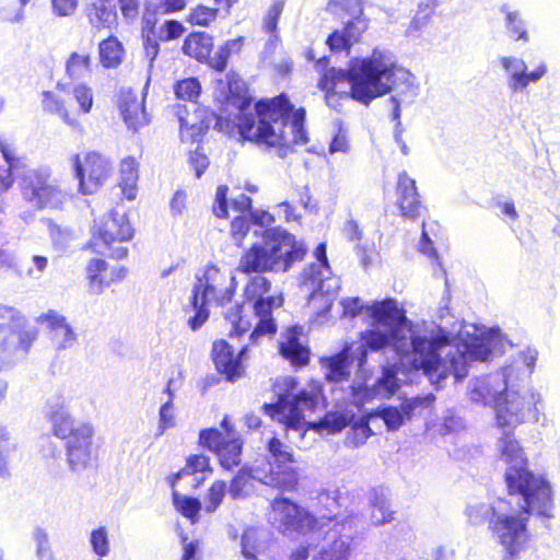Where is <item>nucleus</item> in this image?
<instances>
[{"mask_svg":"<svg viewBox=\"0 0 560 560\" xmlns=\"http://www.w3.org/2000/svg\"><path fill=\"white\" fill-rule=\"evenodd\" d=\"M16 177L23 198L37 209H57L66 200L48 167L24 170Z\"/></svg>","mask_w":560,"mask_h":560,"instance_id":"nucleus-15","label":"nucleus"},{"mask_svg":"<svg viewBox=\"0 0 560 560\" xmlns=\"http://www.w3.org/2000/svg\"><path fill=\"white\" fill-rule=\"evenodd\" d=\"M350 424V419L342 412H327L324 418H322L317 428L320 432H326L327 434H336L342 431L346 427Z\"/></svg>","mask_w":560,"mask_h":560,"instance_id":"nucleus-48","label":"nucleus"},{"mask_svg":"<svg viewBox=\"0 0 560 560\" xmlns=\"http://www.w3.org/2000/svg\"><path fill=\"white\" fill-rule=\"evenodd\" d=\"M229 492L228 486L224 481H215L209 489L208 502L205 505L207 513H213L222 503V500Z\"/></svg>","mask_w":560,"mask_h":560,"instance_id":"nucleus-55","label":"nucleus"},{"mask_svg":"<svg viewBox=\"0 0 560 560\" xmlns=\"http://www.w3.org/2000/svg\"><path fill=\"white\" fill-rule=\"evenodd\" d=\"M270 281L261 273L252 277L246 284L244 294L248 301H254L253 308L258 317V323L249 335V339L256 342L258 337L272 335L277 330V325L272 318V310L276 304L273 296L264 295L270 290Z\"/></svg>","mask_w":560,"mask_h":560,"instance_id":"nucleus-16","label":"nucleus"},{"mask_svg":"<svg viewBox=\"0 0 560 560\" xmlns=\"http://www.w3.org/2000/svg\"><path fill=\"white\" fill-rule=\"evenodd\" d=\"M319 503L324 504L328 510V514H323V517H327L329 521L334 520L331 514L339 508L338 503V491L337 490H323L318 493Z\"/></svg>","mask_w":560,"mask_h":560,"instance_id":"nucleus-60","label":"nucleus"},{"mask_svg":"<svg viewBox=\"0 0 560 560\" xmlns=\"http://www.w3.org/2000/svg\"><path fill=\"white\" fill-rule=\"evenodd\" d=\"M396 192L401 215L410 220L419 218L423 206L419 199L416 182L406 172L398 175Z\"/></svg>","mask_w":560,"mask_h":560,"instance_id":"nucleus-27","label":"nucleus"},{"mask_svg":"<svg viewBox=\"0 0 560 560\" xmlns=\"http://www.w3.org/2000/svg\"><path fill=\"white\" fill-rule=\"evenodd\" d=\"M127 269L124 267L108 270V265L104 259H91L86 266V277L90 281V290L94 294H100L113 282L126 277Z\"/></svg>","mask_w":560,"mask_h":560,"instance_id":"nucleus-28","label":"nucleus"},{"mask_svg":"<svg viewBox=\"0 0 560 560\" xmlns=\"http://www.w3.org/2000/svg\"><path fill=\"white\" fill-rule=\"evenodd\" d=\"M499 11L504 14V27L509 38L514 42L528 43L530 35L527 28V22L521 11L512 10L508 3L502 4Z\"/></svg>","mask_w":560,"mask_h":560,"instance_id":"nucleus-32","label":"nucleus"},{"mask_svg":"<svg viewBox=\"0 0 560 560\" xmlns=\"http://www.w3.org/2000/svg\"><path fill=\"white\" fill-rule=\"evenodd\" d=\"M100 61L105 68H116L122 61L124 48L115 37H108L98 45Z\"/></svg>","mask_w":560,"mask_h":560,"instance_id":"nucleus-41","label":"nucleus"},{"mask_svg":"<svg viewBox=\"0 0 560 560\" xmlns=\"http://www.w3.org/2000/svg\"><path fill=\"white\" fill-rule=\"evenodd\" d=\"M541 395L527 384L513 381L504 390L494 408L495 422L503 435L498 441L501 457L506 464L505 482L511 489L525 491L524 498L535 508L548 506L550 482L539 474L528 469V462L514 430L522 423L536 422L539 419Z\"/></svg>","mask_w":560,"mask_h":560,"instance_id":"nucleus-2","label":"nucleus"},{"mask_svg":"<svg viewBox=\"0 0 560 560\" xmlns=\"http://www.w3.org/2000/svg\"><path fill=\"white\" fill-rule=\"evenodd\" d=\"M243 307V304L236 303L223 313L224 318L232 326L230 330L231 337H240L249 329L250 324L242 316Z\"/></svg>","mask_w":560,"mask_h":560,"instance_id":"nucleus-47","label":"nucleus"},{"mask_svg":"<svg viewBox=\"0 0 560 560\" xmlns=\"http://www.w3.org/2000/svg\"><path fill=\"white\" fill-rule=\"evenodd\" d=\"M283 10V3L278 1L273 3L265 18L264 27L266 32L272 34L276 33L278 27V21Z\"/></svg>","mask_w":560,"mask_h":560,"instance_id":"nucleus-62","label":"nucleus"},{"mask_svg":"<svg viewBox=\"0 0 560 560\" xmlns=\"http://www.w3.org/2000/svg\"><path fill=\"white\" fill-rule=\"evenodd\" d=\"M370 418L361 417L358 421H354L347 432L346 445L351 447H359L363 445L370 436L373 435V431L370 428Z\"/></svg>","mask_w":560,"mask_h":560,"instance_id":"nucleus-45","label":"nucleus"},{"mask_svg":"<svg viewBox=\"0 0 560 560\" xmlns=\"http://www.w3.org/2000/svg\"><path fill=\"white\" fill-rule=\"evenodd\" d=\"M381 302L382 301H374L370 305H363L359 298H351V299L343 300L341 302V305H342V308H343V315H346V316L355 317L357 315H359L360 313L365 311V313L372 319L370 328H373V326H374V317L371 314V307L374 306V304L381 303Z\"/></svg>","mask_w":560,"mask_h":560,"instance_id":"nucleus-54","label":"nucleus"},{"mask_svg":"<svg viewBox=\"0 0 560 560\" xmlns=\"http://www.w3.org/2000/svg\"><path fill=\"white\" fill-rule=\"evenodd\" d=\"M235 287V278L222 272L214 265H209L202 273H197L189 300V306L195 312L194 316L188 318L191 330L199 329L209 318L210 299H213L217 305L225 307L232 302Z\"/></svg>","mask_w":560,"mask_h":560,"instance_id":"nucleus-9","label":"nucleus"},{"mask_svg":"<svg viewBox=\"0 0 560 560\" xmlns=\"http://www.w3.org/2000/svg\"><path fill=\"white\" fill-rule=\"evenodd\" d=\"M190 105H178L176 116L180 122V137L183 141L190 140L197 142L209 128V125L199 117Z\"/></svg>","mask_w":560,"mask_h":560,"instance_id":"nucleus-30","label":"nucleus"},{"mask_svg":"<svg viewBox=\"0 0 560 560\" xmlns=\"http://www.w3.org/2000/svg\"><path fill=\"white\" fill-rule=\"evenodd\" d=\"M318 535H323V541L312 560H350L360 544L353 516L334 517L319 529Z\"/></svg>","mask_w":560,"mask_h":560,"instance_id":"nucleus-11","label":"nucleus"},{"mask_svg":"<svg viewBox=\"0 0 560 560\" xmlns=\"http://www.w3.org/2000/svg\"><path fill=\"white\" fill-rule=\"evenodd\" d=\"M174 505L185 517L192 523L196 522L201 503L198 499L191 497H182L177 492H173Z\"/></svg>","mask_w":560,"mask_h":560,"instance_id":"nucleus-49","label":"nucleus"},{"mask_svg":"<svg viewBox=\"0 0 560 560\" xmlns=\"http://www.w3.org/2000/svg\"><path fill=\"white\" fill-rule=\"evenodd\" d=\"M247 346H243L237 355L233 347L225 340H217L212 345V360L219 373L225 375L230 382L241 377L243 373L242 360L247 353Z\"/></svg>","mask_w":560,"mask_h":560,"instance_id":"nucleus-24","label":"nucleus"},{"mask_svg":"<svg viewBox=\"0 0 560 560\" xmlns=\"http://www.w3.org/2000/svg\"><path fill=\"white\" fill-rule=\"evenodd\" d=\"M218 13L219 9L217 8H209L199 4L196 8L191 9L188 15V22L192 25L207 27L210 25L211 22H213L217 19Z\"/></svg>","mask_w":560,"mask_h":560,"instance_id":"nucleus-52","label":"nucleus"},{"mask_svg":"<svg viewBox=\"0 0 560 560\" xmlns=\"http://www.w3.org/2000/svg\"><path fill=\"white\" fill-rule=\"evenodd\" d=\"M285 387L281 392L279 384L275 386V392L278 397L273 404H264L262 409L266 415L271 419L284 424L288 430L296 432H305L307 422L304 417V411L314 410L319 400V393L316 389L296 390L298 383L292 377L283 380Z\"/></svg>","mask_w":560,"mask_h":560,"instance_id":"nucleus-10","label":"nucleus"},{"mask_svg":"<svg viewBox=\"0 0 560 560\" xmlns=\"http://www.w3.org/2000/svg\"><path fill=\"white\" fill-rule=\"evenodd\" d=\"M369 22L364 15L352 16L342 30H335L326 39V44L334 52L350 51L351 46L358 43L368 30Z\"/></svg>","mask_w":560,"mask_h":560,"instance_id":"nucleus-26","label":"nucleus"},{"mask_svg":"<svg viewBox=\"0 0 560 560\" xmlns=\"http://www.w3.org/2000/svg\"><path fill=\"white\" fill-rule=\"evenodd\" d=\"M66 78L71 81H81L92 74V58L86 51H73L65 65Z\"/></svg>","mask_w":560,"mask_h":560,"instance_id":"nucleus-34","label":"nucleus"},{"mask_svg":"<svg viewBox=\"0 0 560 560\" xmlns=\"http://www.w3.org/2000/svg\"><path fill=\"white\" fill-rule=\"evenodd\" d=\"M18 444L10 435L8 429L0 425V479L8 480L11 477L10 460L13 453L16 452Z\"/></svg>","mask_w":560,"mask_h":560,"instance_id":"nucleus-42","label":"nucleus"},{"mask_svg":"<svg viewBox=\"0 0 560 560\" xmlns=\"http://www.w3.org/2000/svg\"><path fill=\"white\" fill-rule=\"evenodd\" d=\"M72 94L84 114L90 113L93 106V91L85 83H79L73 86Z\"/></svg>","mask_w":560,"mask_h":560,"instance_id":"nucleus-56","label":"nucleus"},{"mask_svg":"<svg viewBox=\"0 0 560 560\" xmlns=\"http://www.w3.org/2000/svg\"><path fill=\"white\" fill-rule=\"evenodd\" d=\"M371 522L374 525H383L393 520V511L383 489H374L371 497Z\"/></svg>","mask_w":560,"mask_h":560,"instance_id":"nucleus-40","label":"nucleus"},{"mask_svg":"<svg viewBox=\"0 0 560 560\" xmlns=\"http://www.w3.org/2000/svg\"><path fill=\"white\" fill-rule=\"evenodd\" d=\"M175 425L174 405L171 400L162 404L159 411V427L156 435H162L165 430Z\"/></svg>","mask_w":560,"mask_h":560,"instance_id":"nucleus-58","label":"nucleus"},{"mask_svg":"<svg viewBox=\"0 0 560 560\" xmlns=\"http://www.w3.org/2000/svg\"><path fill=\"white\" fill-rule=\"evenodd\" d=\"M362 59H353L347 70L327 68L328 58L323 57L316 61V69L322 77L318 81V88L326 92V104L335 109L340 110L341 102L358 98L354 96V81L357 80V68H360Z\"/></svg>","mask_w":560,"mask_h":560,"instance_id":"nucleus-14","label":"nucleus"},{"mask_svg":"<svg viewBox=\"0 0 560 560\" xmlns=\"http://www.w3.org/2000/svg\"><path fill=\"white\" fill-rule=\"evenodd\" d=\"M357 68L354 96L358 102L369 105L374 98L392 91L404 103H411L418 95L415 77L402 68L397 67L396 57L388 49L374 48L371 56L362 58Z\"/></svg>","mask_w":560,"mask_h":560,"instance_id":"nucleus-4","label":"nucleus"},{"mask_svg":"<svg viewBox=\"0 0 560 560\" xmlns=\"http://www.w3.org/2000/svg\"><path fill=\"white\" fill-rule=\"evenodd\" d=\"M43 107L44 110L58 115L65 124L70 126L74 131L82 133L83 127L80 121L69 116L62 98L52 92L46 91L43 93Z\"/></svg>","mask_w":560,"mask_h":560,"instance_id":"nucleus-37","label":"nucleus"},{"mask_svg":"<svg viewBox=\"0 0 560 560\" xmlns=\"http://www.w3.org/2000/svg\"><path fill=\"white\" fill-rule=\"evenodd\" d=\"M143 21L145 23V26L143 27V48L145 57L149 60V69H152L153 62L160 51V39L158 38L154 32L153 15L149 12H145Z\"/></svg>","mask_w":560,"mask_h":560,"instance_id":"nucleus-44","label":"nucleus"},{"mask_svg":"<svg viewBox=\"0 0 560 560\" xmlns=\"http://www.w3.org/2000/svg\"><path fill=\"white\" fill-rule=\"evenodd\" d=\"M36 545V555L39 560H54L52 551L49 544V537L43 527H36L32 534Z\"/></svg>","mask_w":560,"mask_h":560,"instance_id":"nucleus-53","label":"nucleus"},{"mask_svg":"<svg viewBox=\"0 0 560 560\" xmlns=\"http://www.w3.org/2000/svg\"><path fill=\"white\" fill-rule=\"evenodd\" d=\"M143 103V98L139 101L137 96L130 92L121 97L119 104L121 116L128 128L133 131L149 124V117Z\"/></svg>","mask_w":560,"mask_h":560,"instance_id":"nucleus-31","label":"nucleus"},{"mask_svg":"<svg viewBox=\"0 0 560 560\" xmlns=\"http://www.w3.org/2000/svg\"><path fill=\"white\" fill-rule=\"evenodd\" d=\"M199 442L218 455L224 469L231 470L241 464L243 442L240 439L226 438L218 429H205L199 433Z\"/></svg>","mask_w":560,"mask_h":560,"instance_id":"nucleus-21","label":"nucleus"},{"mask_svg":"<svg viewBox=\"0 0 560 560\" xmlns=\"http://www.w3.org/2000/svg\"><path fill=\"white\" fill-rule=\"evenodd\" d=\"M302 330L298 326L289 328L279 342L280 354L295 366L306 365L310 361V349L301 340Z\"/></svg>","mask_w":560,"mask_h":560,"instance_id":"nucleus-29","label":"nucleus"},{"mask_svg":"<svg viewBox=\"0 0 560 560\" xmlns=\"http://www.w3.org/2000/svg\"><path fill=\"white\" fill-rule=\"evenodd\" d=\"M243 42V37L228 40L223 46L219 47L214 56L210 55L207 63L215 71L222 72L226 68L231 55L241 51Z\"/></svg>","mask_w":560,"mask_h":560,"instance_id":"nucleus-43","label":"nucleus"},{"mask_svg":"<svg viewBox=\"0 0 560 560\" xmlns=\"http://www.w3.org/2000/svg\"><path fill=\"white\" fill-rule=\"evenodd\" d=\"M48 268V258L43 255H34L32 257V266L26 270V276L33 280H38L43 277Z\"/></svg>","mask_w":560,"mask_h":560,"instance_id":"nucleus-63","label":"nucleus"},{"mask_svg":"<svg viewBox=\"0 0 560 560\" xmlns=\"http://www.w3.org/2000/svg\"><path fill=\"white\" fill-rule=\"evenodd\" d=\"M504 505H511V502L499 500L495 505L478 503L469 505L466 514L470 524L480 525L488 522L489 528L491 529V518H497V515L501 512V509H503Z\"/></svg>","mask_w":560,"mask_h":560,"instance_id":"nucleus-39","label":"nucleus"},{"mask_svg":"<svg viewBox=\"0 0 560 560\" xmlns=\"http://www.w3.org/2000/svg\"><path fill=\"white\" fill-rule=\"evenodd\" d=\"M86 15L94 27H109L116 20L115 5L109 0H96L86 7Z\"/></svg>","mask_w":560,"mask_h":560,"instance_id":"nucleus-36","label":"nucleus"},{"mask_svg":"<svg viewBox=\"0 0 560 560\" xmlns=\"http://www.w3.org/2000/svg\"><path fill=\"white\" fill-rule=\"evenodd\" d=\"M232 94L231 103L237 113L231 122L238 128L240 135L249 141L278 149V155L285 158L293 145H303L308 141L304 129L305 109H294L285 94L260 101L255 105L256 116L246 115L250 100L241 95L238 81H229Z\"/></svg>","mask_w":560,"mask_h":560,"instance_id":"nucleus-3","label":"nucleus"},{"mask_svg":"<svg viewBox=\"0 0 560 560\" xmlns=\"http://www.w3.org/2000/svg\"><path fill=\"white\" fill-rule=\"evenodd\" d=\"M213 48V38L205 32H194L185 39L182 50L200 62H207Z\"/></svg>","mask_w":560,"mask_h":560,"instance_id":"nucleus-33","label":"nucleus"},{"mask_svg":"<svg viewBox=\"0 0 560 560\" xmlns=\"http://www.w3.org/2000/svg\"><path fill=\"white\" fill-rule=\"evenodd\" d=\"M70 163L83 195L94 194L106 180L110 172L108 160L97 152H90L82 162L79 154L70 158Z\"/></svg>","mask_w":560,"mask_h":560,"instance_id":"nucleus-18","label":"nucleus"},{"mask_svg":"<svg viewBox=\"0 0 560 560\" xmlns=\"http://www.w3.org/2000/svg\"><path fill=\"white\" fill-rule=\"evenodd\" d=\"M138 163L133 158H126L120 164V182L122 194L128 200H133L137 192Z\"/></svg>","mask_w":560,"mask_h":560,"instance_id":"nucleus-38","label":"nucleus"},{"mask_svg":"<svg viewBox=\"0 0 560 560\" xmlns=\"http://www.w3.org/2000/svg\"><path fill=\"white\" fill-rule=\"evenodd\" d=\"M327 11L336 15H339L342 11L350 18L363 15L361 0H330L327 4Z\"/></svg>","mask_w":560,"mask_h":560,"instance_id":"nucleus-51","label":"nucleus"},{"mask_svg":"<svg viewBox=\"0 0 560 560\" xmlns=\"http://www.w3.org/2000/svg\"><path fill=\"white\" fill-rule=\"evenodd\" d=\"M506 486L509 495L516 499V504L521 511L504 505L497 515V518H491V530L504 549L503 560H515L525 548L528 539V515L536 513L547 518L552 517V489L550 488L548 506L535 508L534 504L529 501L527 502L526 498H524V491L511 489L508 483Z\"/></svg>","mask_w":560,"mask_h":560,"instance_id":"nucleus-8","label":"nucleus"},{"mask_svg":"<svg viewBox=\"0 0 560 560\" xmlns=\"http://www.w3.org/2000/svg\"><path fill=\"white\" fill-rule=\"evenodd\" d=\"M267 448L271 460L268 462L269 471L265 472L258 467L243 466L229 486V494L233 500L247 498L253 491V481L257 480L267 486L285 491L295 489L299 474L292 466L293 455L278 438L268 441Z\"/></svg>","mask_w":560,"mask_h":560,"instance_id":"nucleus-6","label":"nucleus"},{"mask_svg":"<svg viewBox=\"0 0 560 560\" xmlns=\"http://www.w3.org/2000/svg\"><path fill=\"white\" fill-rule=\"evenodd\" d=\"M211 471L209 457L202 454L191 455L187 458L185 468L177 474L176 478H182L185 475L210 474Z\"/></svg>","mask_w":560,"mask_h":560,"instance_id":"nucleus-50","label":"nucleus"},{"mask_svg":"<svg viewBox=\"0 0 560 560\" xmlns=\"http://www.w3.org/2000/svg\"><path fill=\"white\" fill-rule=\"evenodd\" d=\"M500 65L506 75V85L513 93L524 91L530 83L538 82L547 73V65L541 62L533 71H528L526 62L515 56H503Z\"/></svg>","mask_w":560,"mask_h":560,"instance_id":"nucleus-22","label":"nucleus"},{"mask_svg":"<svg viewBox=\"0 0 560 560\" xmlns=\"http://www.w3.org/2000/svg\"><path fill=\"white\" fill-rule=\"evenodd\" d=\"M464 428V421L460 417L456 416L453 411L447 410L445 416L443 417V422L441 425V432L443 434H448L453 432H457L458 430Z\"/></svg>","mask_w":560,"mask_h":560,"instance_id":"nucleus-64","label":"nucleus"},{"mask_svg":"<svg viewBox=\"0 0 560 560\" xmlns=\"http://www.w3.org/2000/svg\"><path fill=\"white\" fill-rule=\"evenodd\" d=\"M326 244L319 243L315 249L317 262L311 264L303 270V283L312 289V299L323 296L325 310L328 311L332 300L340 289V280L332 276L326 255Z\"/></svg>","mask_w":560,"mask_h":560,"instance_id":"nucleus-17","label":"nucleus"},{"mask_svg":"<svg viewBox=\"0 0 560 560\" xmlns=\"http://www.w3.org/2000/svg\"><path fill=\"white\" fill-rule=\"evenodd\" d=\"M185 31L183 24L176 20L165 21L160 27L158 38L160 40H172L179 37Z\"/></svg>","mask_w":560,"mask_h":560,"instance_id":"nucleus-59","label":"nucleus"},{"mask_svg":"<svg viewBox=\"0 0 560 560\" xmlns=\"http://www.w3.org/2000/svg\"><path fill=\"white\" fill-rule=\"evenodd\" d=\"M307 248L302 241L281 226L266 229L261 243L253 244L238 264L243 273L285 272L304 258Z\"/></svg>","mask_w":560,"mask_h":560,"instance_id":"nucleus-5","label":"nucleus"},{"mask_svg":"<svg viewBox=\"0 0 560 560\" xmlns=\"http://www.w3.org/2000/svg\"><path fill=\"white\" fill-rule=\"evenodd\" d=\"M513 369H502L501 372L485 376L475 377L468 383L469 399L482 406H491L493 409L511 382L513 381Z\"/></svg>","mask_w":560,"mask_h":560,"instance_id":"nucleus-19","label":"nucleus"},{"mask_svg":"<svg viewBox=\"0 0 560 560\" xmlns=\"http://www.w3.org/2000/svg\"><path fill=\"white\" fill-rule=\"evenodd\" d=\"M0 339V370L10 368L26 358L37 338V329L28 325L26 317L11 306L5 315L4 332Z\"/></svg>","mask_w":560,"mask_h":560,"instance_id":"nucleus-12","label":"nucleus"},{"mask_svg":"<svg viewBox=\"0 0 560 560\" xmlns=\"http://www.w3.org/2000/svg\"><path fill=\"white\" fill-rule=\"evenodd\" d=\"M537 358L538 351L535 348H527L526 350L521 351L514 361L503 369H513L515 382L527 384V381L534 371Z\"/></svg>","mask_w":560,"mask_h":560,"instance_id":"nucleus-35","label":"nucleus"},{"mask_svg":"<svg viewBox=\"0 0 560 560\" xmlns=\"http://www.w3.org/2000/svg\"><path fill=\"white\" fill-rule=\"evenodd\" d=\"M201 91V86L199 81L196 78H188L182 80L175 85V94L179 100H185L190 102V107L196 112L198 109V105L196 103V98L199 96Z\"/></svg>","mask_w":560,"mask_h":560,"instance_id":"nucleus-46","label":"nucleus"},{"mask_svg":"<svg viewBox=\"0 0 560 560\" xmlns=\"http://www.w3.org/2000/svg\"><path fill=\"white\" fill-rule=\"evenodd\" d=\"M90 544L93 551L98 557H106L109 553V540L105 527H100L92 530L90 536Z\"/></svg>","mask_w":560,"mask_h":560,"instance_id":"nucleus-57","label":"nucleus"},{"mask_svg":"<svg viewBox=\"0 0 560 560\" xmlns=\"http://www.w3.org/2000/svg\"><path fill=\"white\" fill-rule=\"evenodd\" d=\"M269 522L279 532L291 534L311 528L314 517L289 499L279 498L272 502Z\"/></svg>","mask_w":560,"mask_h":560,"instance_id":"nucleus-20","label":"nucleus"},{"mask_svg":"<svg viewBox=\"0 0 560 560\" xmlns=\"http://www.w3.org/2000/svg\"><path fill=\"white\" fill-rule=\"evenodd\" d=\"M249 229L250 220L243 215L236 217L231 222V234L235 243L240 244L248 233Z\"/></svg>","mask_w":560,"mask_h":560,"instance_id":"nucleus-61","label":"nucleus"},{"mask_svg":"<svg viewBox=\"0 0 560 560\" xmlns=\"http://www.w3.org/2000/svg\"><path fill=\"white\" fill-rule=\"evenodd\" d=\"M133 236V229L126 213L113 209L95 223L93 231V245L101 254L110 252L114 259L127 257L128 248L122 243L130 241Z\"/></svg>","mask_w":560,"mask_h":560,"instance_id":"nucleus-13","label":"nucleus"},{"mask_svg":"<svg viewBox=\"0 0 560 560\" xmlns=\"http://www.w3.org/2000/svg\"><path fill=\"white\" fill-rule=\"evenodd\" d=\"M371 314L374 326L360 334L361 343L346 347L338 354L322 360L326 380L341 383L349 378L353 362H357L359 371H365L369 351H393L399 362L383 365L382 376L372 388H365L368 398L395 394L401 385L398 374L404 364L422 370L430 383L441 388L448 375H453L456 382L462 381L472 361H487L502 347L499 329L478 334L475 325L460 324L456 332L439 326L436 336L421 334L394 299L374 304Z\"/></svg>","mask_w":560,"mask_h":560,"instance_id":"nucleus-1","label":"nucleus"},{"mask_svg":"<svg viewBox=\"0 0 560 560\" xmlns=\"http://www.w3.org/2000/svg\"><path fill=\"white\" fill-rule=\"evenodd\" d=\"M433 394L416 396L400 404L399 407L383 406L374 410L370 417L380 418L384 421L388 431H396L410 420L413 411L420 406H430L434 400Z\"/></svg>","mask_w":560,"mask_h":560,"instance_id":"nucleus-23","label":"nucleus"},{"mask_svg":"<svg viewBox=\"0 0 560 560\" xmlns=\"http://www.w3.org/2000/svg\"><path fill=\"white\" fill-rule=\"evenodd\" d=\"M46 417L55 436L65 440L66 462L69 470L81 474L92 460L93 427L75 421L66 407L65 398L52 396L47 402Z\"/></svg>","mask_w":560,"mask_h":560,"instance_id":"nucleus-7","label":"nucleus"},{"mask_svg":"<svg viewBox=\"0 0 560 560\" xmlns=\"http://www.w3.org/2000/svg\"><path fill=\"white\" fill-rule=\"evenodd\" d=\"M37 320L46 324L49 329V338L56 351L68 350L75 346L78 335L63 315L56 311H49L42 314Z\"/></svg>","mask_w":560,"mask_h":560,"instance_id":"nucleus-25","label":"nucleus"}]
</instances>
